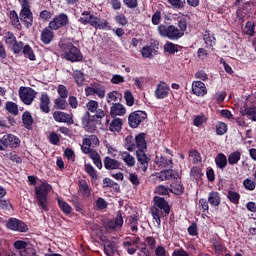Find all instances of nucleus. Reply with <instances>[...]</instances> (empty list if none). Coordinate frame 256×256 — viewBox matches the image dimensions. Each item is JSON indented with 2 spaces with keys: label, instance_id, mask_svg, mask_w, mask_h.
Listing matches in <instances>:
<instances>
[{
  "label": "nucleus",
  "instance_id": "nucleus-1",
  "mask_svg": "<svg viewBox=\"0 0 256 256\" xmlns=\"http://www.w3.org/2000/svg\"><path fill=\"white\" fill-rule=\"evenodd\" d=\"M78 22L84 26H91L92 28L99 29L100 31H111V24L107 19L100 18L97 15H94L89 10H84L81 13V17L78 19Z\"/></svg>",
  "mask_w": 256,
  "mask_h": 256
},
{
  "label": "nucleus",
  "instance_id": "nucleus-2",
  "mask_svg": "<svg viewBox=\"0 0 256 256\" xmlns=\"http://www.w3.org/2000/svg\"><path fill=\"white\" fill-rule=\"evenodd\" d=\"M153 206L150 209L152 217L154 221L161 226V217H167L171 213V206L169 201L165 200V198H161V196H154L153 198Z\"/></svg>",
  "mask_w": 256,
  "mask_h": 256
},
{
  "label": "nucleus",
  "instance_id": "nucleus-3",
  "mask_svg": "<svg viewBox=\"0 0 256 256\" xmlns=\"http://www.w3.org/2000/svg\"><path fill=\"white\" fill-rule=\"evenodd\" d=\"M52 191V185L48 182H42L34 189L35 197L38 203V207L44 212H49L48 195Z\"/></svg>",
  "mask_w": 256,
  "mask_h": 256
},
{
  "label": "nucleus",
  "instance_id": "nucleus-4",
  "mask_svg": "<svg viewBox=\"0 0 256 256\" xmlns=\"http://www.w3.org/2000/svg\"><path fill=\"white\" fill-rule=\"evenodd\" d=\"M61 50L63 51V57L66 61L74 62H82L83 54L81 50L73 43H62Z\"/></svg>",
  "mask_w": 256,
  "mask_h": 256
},
{
  "label": "nucleus",
  "instance_id": "nucleus-5",
  "mask_svg": "<svg viewBox=\"0 0 256 256\" xmlns=\"http://www.w3.org/2000/svg\"><path fill=\"white\" fill-rule=\"evenodd\" d=\"M158 33L161 37L168 38L170 41H178V39L183 37V32L175 25L160 24L158 26Z\"/></svg>",
  "mask_w": 256,
  "mask_h": 256
},
{
  "label": "nucleus",
  "instance_id": "nucleus-6",
  "mask_svg": "<svg viewBox=\"0 0 256 256\" xmlns=\"http://www.w3.org/2000/svg\"><path fill=\"white\" fill-rule=\"evenodd\" d=\"M19 16L21 21L24 23L26 28H31L33 26V12L30 9L29 0H22Z\"/></svg>",
  "mask_w": 256,
  "mask_h": 256
},
{
  "label": "nucleus",
  "instance_id": "nucleus-7",
  "mask_svg": "<svg viewBox=\"0 0 256 256\" xmlns=\"http://www.w3.org/2000/svg\"><path fill=\"white\" fill-rule=\"evenodd\" d=\"M19 16L21 21L24 23L26 28H31L33 26V12L30 9L29 0H22Z\"/></svg>",
  "mask_w": 256,
  "mask_h": 256
},
{
  "label": "nucleus",
  "instance_id": "nucleus-8",
  "mask_svg": "<svg viewBox=\"0 0 256 256\" xmlns=\"http://www.w3.org/2000/svg\"><path fill=\"white\" fill-rule=\"evenodd\" d=\"M87 97L98 96L99 99H104L106 96V87L102 83L94 82L84 89Z\"/></svg>",
  "mask_w": 256,
  "mask_h": 256
},
{
  "label": "nucleus",
  "instance_id": "nucleus-9",
  "mask_svg": "<svg viewBox=\"0 0 256 256\" xmlns=\"http://www.w3.org/2000/svg\"><path fill=\"white\" fill-rule=\"evenodd\" d=\"M148 115L145 111H134L128 116V124L132 129H137L141 123L147 119Z\"/></svg>",
  "mask_w": 256,
  "mask_h": 256
},
{
  "label": "nucleus",
  "instance_id": "nucleus-10",
  "mask_svg": "<svg viewBox=\"0 0 256 256\" xmlns=\"http://www.w3.org/2000/svg\"><path fill=\"white\" fill-rule=\"evenodd\" d=\"M140 237L135 235L134 237H126L123 241V248L127 251L129 255H135L138 250V245L140 243Z\"/></svg>",
  "mask_w": 256,
  "mask_h": 256
},
{
  "label": "nucleus",
  "instance_id": "nucleus-11",
  "mask_svg": "<svg viewBox=\"0 0 256 256\" xmlns=\"http://www.w3.org/2000/svg\"><path fill=\"white\" fill-rule=\"evenodd\" d=\"M70 20L66 13H61L59 15L54 16V19L50 21L49 26L54 31H58V29L68 26Z\"/></svg>",
  "mask_w": 256,
  "mask_h": 256
},
{
  "label": "nucleus",
  "instance_id": "nucleus-12",
  "mask_svg": "<svg viewBox=\"0 0 256 256\" xmlns=\"http://www.w3.org/2000/svg\"><path fill=\"white\" fill-rule=\"evenodd\" d=\"M6 226L8 229H10V231H16L21 233H26L29 231L28 225L17 218L8 219Z\"/></svg>",
  "mask_w": 256,
  "mask_h": 256
},
{
  "label": "nucleus",
  "instance_id": "nucleus-13",
  "mask_svg": "<svg viewBox=\"0 0 256 256\" xmlns=\"http://www.w3.org/2000/svg\"><path fill=\"white\" fill-rule=\"evenodd\" d=\"M81 123L83 125V128L87 133H95L97 129V125L95 123V118L94 116L91 117L90 112H85L81 118Z\"/></svg>",
  "mask_w": 256,
  "mask_h": 256
},
{
  "label": "nucleus",
  "instance_id": "nucleus-14",
  "mask_svg": "<svg viewBox=\"0 0 256 256\" xmlns=\"http://www.w3.org/2000/svg\"><path fill=\"white\" fill-rule=\"evenodd\" d=\"M3 151H6L7 148L16 149L21 145V140L19 137L13 134L3 135Z\"/></svg>",
  "mask_w": 256,
  "mask_h": 256
},
{
  "label": "nucleus",
  "instance_id": "nucleus-15",
  "mask_svg": "<svg viewBox=\"0 0 256 256\" xmlns=\"http://www.w3.org/2000/svg\"><path fill=\"white\" fill-rule=\"evenodd\" d=\"M136 159L138 161V168L142 172H147L151 159L146 155V150H136Z\"/></svg>",
  "mask_w": 256,
  "mask_h": 256
},
{
  "label": "nucleus",
  "instance_id": "nucleus-16",
  "mask_svg": "<svg viewBox=\"0 0 256 256\" xmlns=\"http://www.w3.org/2000/svg\"><path fill=\"white\" fill-rule=\"evenodd\" d=\"M151 45H144L141 50V55L144 58H151L154 55H157V52L159 50V42L157 40H150Z\"/></svg>",
  "mask_w": 256,
  "mask_h": 256
},
{
  "label": "nucleus",
  "instance_id": "nucleus-17",
  "mask_svg": "<svg viewBox=\"0 0 256 256\" xmlns=\"http://www.w3.org/2000/svg\"><path fill=\"white\" fill-rule=\"evenodd\" d=\"M37 95L33 88H23L19 90V97L25 105H31Z\"/></svg>",
  "mask_w": 256,
  "mask_h": 256
},
{
  "label": "nucleus",
  "instance_id": "nucleus-18",
  "mask_svg": "<svg viewBox=\"0 0 256 256\" xmlns=\"http://www.w3.org/2000/svg\"><path fill=\"white\" fill-rule=\"evenodd\" d=\"M170 91L171 88L169 87V84L164 81H160L154 91V96L157 100H164L169 96Z\"/></svg>",
  "mask_w": 256,
  "mask_h": 256
},
{
  "label": "nucleus",
  "instance_id": "nucleus-19",
  "mask_svg": "<svg viewBox=\"0 0 256 256\" xmlns=\"http://www.w3.org/2000/svg\"><path fill=\"white\" fill-rule=\"evenodd\" d=\"M27 247L28 243L24 242V240H16L14 242V248L20 252V256H35V249Z\"/></svg>",
  "mask_w": 256,
  "mask_h": 256
},
{
  "label": "nucleus",
  "instance_id": "nucleus-20",
  "mask_svg": "<svg viewBox=\"0 0 256 256\" xmlns=\"http://www.w3.org/2000/svg\"><path fill=\"white\" fill-rule=\"evenodd\" d=\"M54 120L56 123H64L67 125H73L74 124V118L72 113H67L63 111H55L53 113Z\"/></svg>",
  "mask_w": 256,
  "mask_h": 256
},
{
  "label": "nucleus",
  "instance_id": "nucleus-21",
  "mask_svg": "<svg viewBox=\"0 0 256 256\" xmlns=\"http://www.w3.org/2000/svg\"><path fill=\"white\" fill-rule=\"evenodd\" d=\"M124 224V219L121 210L116 213V218L108 220V223H106L105 228L110 230H115V229H121Z\"/></svg>",
  "mask_w": 256,
  "mask_h": 256
},
{
  "label": "nucleus",
  "instance_id": "nucleus-22",
  "mask_svg": "<svg viewBox=\"0 0 256 256\" xmlns=\"http://www.w3.org/2000/svg\"><path fill=\"white\" fill-rule=\"evenodd\" d=\"M192 93L197 97H203L207 95V87L205 83L201 81H193L192 83Z\"/></svg>",
  "mask_w": 256,
  "mask_h": 256
},
{
  "label": "nucleus",
  "instance_id": "nucleus-23",
  "mask_svg": "<svg viewBox=\"0 0 256 256\" xmlns=\"http://www.w3.org/2000/svg\"><path fill=\"white\" fill-rule=\"evenodd\" d=\"M51 100L48 93H42L40 97V110L42 113L49 114L51 111L50 108Z\"/></svg>",
  "mask_w": 256,
  "mask_h": 256
},
{
  "label": "nucleus",
  "instance_id": "nucleus-24",
  "mask_svg": "<svg viewBox=\"0 0 256 256\" xmlns=\"http://www.w3.org/2000/svg\"><path fill=\"white\" fill-rule=\"evenodd\" d=\"M53 31L54 30L50 28V25L42 30L40 39L44 45H50V43L53 42Z\"/></svg>",
  "mask_w": 256,
  "mask_h": 256
},
{
  "label": "nucleus",
  "instance_id": "nucleus-25",
  "mask_svg": "<svg viewBox=\"0 0 256 256\" xmlns=\"http://www.w3.org/2000/svg\"><path fill=\"white\" fill-rule=\"evenodd\" d=\"M180 177L179 172L173 169H165L158 173V178L162 181L170 180V179H177Z\"/></svg>",
  "mask_w": 256,
  "mask_h": 256
},
{
  "label": "nucleus",
  "instance_id": "nucleus-26",
  "mask_svg": "<svg viewBox=\"0 0 256 256\" xmlns=\"http://www.w3.org/2000/svg\"><path fill=\"white\" fill-rule=\"evenodd\" d=\"M147 150V141L145 132H140L135 136V150Z\"/></svg>",
  "mask_w": 256,
  "mask_h": 256
},
{
  "label": "nucleus",
  "instance_id": "nucleus-27",
  "mask_svg": "<svg viewBox=\"0 0 256 256\" xmlns=\"http://www.w3.org/2000/svg\"><path fill=\"white\" fill-rule=\"evenodd\" d=\"M110 115L112 117L124 116L126 115V107H124L123 104L118 101L117 103H114L110 108Z\"/></svg>",
  "mask_w": 256,
  "mask_h": 256
},
{
  "label": "nucleus",
  "instance_id": "nucleus-28",
  "mask_svg": "<svg viewBox=\"0 0 256 256\" xmlns=\"http://www.w3.org/2000/svg\"><path fill=\"white\" fill-rule=\"evenodd\" d=\"M240 114L242 116H247V119L249 120L256 121V109L254 104H253V107H248L247 105H245L244 107H241Z\"/></svg>",
  "mask_w": 256,
  "mask_h": 256
},
{
  "label": "nucleus",
  "instance_id": "nucleus-29",
  "mask_svg": "<svg viewBox=\"0 0 256 256\" xmlns=\"http://www.w3.org/2000/svg\"><path fill=\"white\" fill-rule=\"evenodd\" d=\"M121 167V162L116 159H112L110 156L104 157V168L107 170H116Z\"/></svg>",
  "mask_w": 256,
  "mask_h": 256
},
{
  "label": "nucleus",
  "instance_id": "nucleus-30",
  "mask_svg": "<svg viewBox=\"0 0 256 256\" xmlns=\"http://www.w3.org/2000/svg\"><path fill=\"white\" fill-rule=\"evenodd\" d=\"M170 192L176 195L184 194V186L182 181L178 180V178H175L170 185Z\"/></svg>",
  "mask_w": 256,
  "mask_h": 256
},
{
  "label": "nucleus",
  "instance_id": "nucleus-31",
  "mask_svg": "<svg viewBox=\"0 0 256 256\" xmlns=\"http://www.w3.org/2000/svg\"><path fill=\"white\" fill-rule=\"evenodd\" d=\"M22 124L25 129L33 130L34 120H33V116L29 111H25L22 113Z\"/></svg>",
  "mask_w": 256,
  "mask_h": 256
},
{
  "label": "nucleus",
  "instance_id": "nucleus-32",
  "mask_svg": "<svg viewBox=\"0 0 256 256\" xmlns=\"http://www.w3.org/2000/svg\"><path fill=\"white\" fill-rule=\"evenodd\" d=\"M221 201V195L219 194L218 191H210V193L208 194V203L212 207H219Z\"/></svg>",
  "mask_w": 256,
  "mask_h": 256
},
{
  "label": "nucleus",
  "instance_id": "nucleus-33",
  "mask_svg": "<svg viewBox=\"0 0 256 256\" xmlns=\"http://www.w3.org/2000/svg\"><path fill=\"white\" fill-rule=\"evenodd\" d=\"M182 50V45L175 44L172 42H166L164 44V52L169 53V55H175V53L181 52Z\"/></svg>",
  "mask_w": 256,
  "mask_h": 256
},
{
  "label": "nucleus",
  "instance_id": "nucleus-34",
  "mask_svg": "<svg viewBox=\"0 0 256 256\" xmlns=\"http://www.w3.org/2000/svg\"><path fill=\"white\" fill-rule=\"evenodd\" d=\"M117 251L116 243L113 240H104V253L107 256H114Z\"/></svg>",
  "mask_w": 256,
  "mask_h": 256
},
{
  "label": "nucleus",
  "instance_id": "nucleus-35",
  "mask_svg": "<svg viewBox=\"0 0 256 256\" xmlns=\"http://www.w3.org/2000/svg\"><path fill=\"white\" fill-rule=\"evenodd\" d=\"M72 78L76 85L79 87H82L84 85V82L86 81L83 71H80L79 69H75L72 72Z\"/></svg>",
  "mask_w": 256,
  "mask_h": 256
},
{
  "label": "nucleus",
  "instance_id": "nucleus-36",
  "mask_svg": "<svg viewBox=\"0 0 256 256\" xmlns=\"http://www.w3.org/2000/svg\"><path fill=\"white\" fill-rule=\"evenodd\" d=\"M84 172H86L89 175V177L91 178L92 184L97 182V180L99 179L97 170H95V167L92 166L91 164L84 165Z\"/></svg>",
  "mask_w": 256,
  "mask_h": 256
},
{
  "label": "nucleus",
  "instance_id": "nucleus-37",
  "mask_svg": "<svg viewBox=\"0 0 256 256\" xmlns=\"http://www.w3.org/2000/svg\"><path fill=\"white\" fill-rule=\"evenodd\" d=\"M215 163H216L217 168L224 170L228 164L227 156L225 154H223L222 152H220L215 157Z\"/></svg>",
  "mask_w": 256,
  "mask_h": 256
},
{
  "label": "nucleus",
  "instance_id": "nucleus-38",
  "mask_svg": "<svg viewBox=\"0 0 256 256\" xmlns=\"http://www.w3.org/2000/svg\"><path fill=\"white\" fill-rule=\"evenodd\" d=\"M106 99H107L108 104L114 105L122 100V93H120L119 91L109 92L107 94Z\"/></svg>",
  "mask_w": 256,
  "mask_h": 256
},
{
  "label": "nucleus",
  "instance_id": "nucleus-39",
  "mask_svg": "<svg viewBox=\"0 0 256 256\" xmlns=\"http://www.w3.org/2000/svg\"><path fill=\"white\" fill-rule=\"evenodd\" d=\"M9 18H10L11 25L16 29L21 30L22 25L20 23V19H19V16H18L16 10L9 11Z\"/></svg>",
  "mask_w": 256,
  "mask_h": 256
},
{
  "label": "nucleus",
  "instance_id": "nucleus-40",
  "mask_svg": "<svg viewBox=\"0 0 256 256\" xmlns=\"http://www.w3.org/2000/svg\"><path fill=\"white\" fill-rule=\"evenodd\" d=\"M123 121L122 118H114L112 122L109 124V130L112 131V133H120L122 130Z\"/></svg>",
  "mask_w": 256,
  "mask_h": 256
},
{
  "label": "nucleus",
  "instance_id": "nucleus-41",
  "mask_svg": "<svg viewBox=\"0 0 256 256\" xmlns=\"http://www.w3.org/2000/svg\"><path fill=\"white\" fill-rule=\"evenodd\" d=\"M78 185L83 197H91V188L87 184L86 180H79Z\"/></svg>",
  "mask_w": 256,
  "mask_h": 256
},
{
  "label": "nucleus",
  "instance_id": "nucleus-42",
  "mask_svg": "<svg viewBox=\"0 0 256 256\" xmlns=\"http://www.w3.org/2000/svg\"><path fill=\"white\" fill-rule=\"evenodd\" d=\"M155 164L160 168H172L173 160L167 159V157L161 156L158 160L155 161Z\"/></svg>",
  "mask_w": 256,
  "mask_h": 256
},
{
  "label": "nucleus",
  "instance_id": "nucleus-43",
  "mask_svg": "<svg viewBox=\"0 0 256 256\" xmlns=\"http://www.w3.org/2000/svg\"><path fill=\"white\" fill-rule=\"evenodd\" d=\"M204 43L205 45L209 47H213L216 42V38L214 37V34H211L210 30H206L203 35Z\"/></svg>",
  "mask_w": 256,
  "mask_h": 256
},
{
  "label": "nucleus",
  "instance_id": "nucleus-44",
  "mask_svg": "<svg viewBox=\"0 0 256 256\" xmlns=\"http://www.w3.org/2000/svg\"><path fill=\"white\" fill-rule=\"evenodd\" d=\"M104 188H113L116 193L121 192L120 185L112 179L105 178L103 180Z\"/></svg>",
  "mask_w": 256,
  "mask_h": 256
},
{
  "label": "nucleus",
  "instance_id": "nucleus-45",
  "mask_svg": "<svg viewBox=\"0 0 256 256\" xmlns=\"http://www.w3.org/2000/svg\"><path fill=\"white\" fill-rule=\"evenodd\" d=\"M82 144L83 145H88L90 147L92 145L97 146V145L100 144L99 137L96 136V135H90L89 137H85V138H83Z\"/></svg>",
  "mask_w": 256,
  "mask_h": 256
},
{
  "label": "nucleus",
  "instance_id": "nucleus-46",
  "mask_svg": "<svg viewBox=\"0 0 256 256\" xmlns=\"http://www.w3.org/2000/svg\"><path fill=\"white\" fill-rule=\"evenodd\" d=\"M57 204L59 205V208L64 214H71L72 213V206L66 203V201L57 198Z\"/></svg>",
  "mask_w": 256,
  "mask_h": 256
},
{
  "label": "nucleus",
  "instance_id": "nucleus-47",
  "mask_svg": "<svg viewBox=\"0 0 256 256\" xmlns=\"http://www.w3.org/2000/svg\"><path fill=\"white\" fill-rule=\"evenodd\" d=\"M5 109L7 110L8 113L17 116L19 113L17 103L13 101H8L5 103Z\"/></svg>",
  "mask_w": 256,
  "mask_h": 256
},
{
  "label": "nucleus",
  "instance_id": "nucleus-48",
  "mask_svg": "<svg viewBox=\"0 0 256 256\" xmlns=\"http://www.w3.org/2000/svg\"><path fill=\"white\" fill-rule=\"evenodd\" d=\"M54 107L58 110H67L68 102L65 98L58 97L56 100H54Z\"/></svg>",
  "mask_w": 256,
  "mask_h": 256
},
{
  "label": "nucleus",
  "instance_id": "nucleus-49",
  "mask_svg": "<svg viewBox=\"0 0 256 256\" xmlns=\"http://www.w3.org/2000/svg\"><path fill=\"white\" fill-rule=\"evenodd\" d=\"M125 148L128 151H134L136 150V139L134 140V137L132 135H128L125 138V144H124Z\"/></svg>",
  "mask_w": 256,
  "mask_h": 256
},
{
  "label": "nucleus",
  "instance_id": "nucleus-50",
  "mask_svg": "<svg viewBox=\"0 0 256 256\" xmlns=\"http://www.w3.org/2000/svg\"><path fill=\"white\" fill-rule=\"evenodd\" d=\"M241 152L240 151H233L229 156H228V164L230 165H235L238 164L239 161L241 160Z\"/></svg>",
  "mask_w": 256,
  "mask_h": 256
},
{
  "label": "nucleus",
  "instance_id": "nucleus-51",
  "mask_svg": "<svg viewBox=\"0 0 256 256\" xmlns=\"http://www.w3.org/2000/svg\"><path fill=\"white\" fill-rule=\"evenodd\" d=\"M22 53L26 58H29L30 61L36 60V56L29 44L24 45Z\"/></svg>",
  "mask_w": 256,
  "mask_h": 256
},
{
  "label": "nucleus",
  "instance_id": "nucleus-52",
  "mask_svg": "<svg viewBox=\"0 0 256 256\" xmlns=\"http://www.w3.org/2000/svg\"><path fill=\"white\" fill-rule=\"evenodd\" d=\"M228 131V125L225 122H217L216 123V135L223 136Z\"/></svg>",
  "mask_w": 256,
  "mask_h": 256
},
{
  "label": "nucleus",
  "instance_id": "nucleus-53",
  "mask_svg": "<svg viewBox=\"0 0 256 256\" xmlns=\"http://www.w3.org/2000/svg\"><path fill=\"white\" fill-rule=\"evenodd\" d=\"M89 157L92 159L93 163L98 169L101 170L103 168V162L97 151L94 150L92 154L89 155Z\"/></svg>",
  "mask_w": 256,
  "mask_h": 256
},
{
  "label": "nucleus",
  "instance_id": "nucleus-54",
  "mask_svg": "<svg viewBox=\"0 0 256 256\" xmlns=\"http://www.w3.org/2000/svg\"><path fill=\"white\" fill-rule=\"evenodd\" d=\"M5 43L7 46L12 47L14 45V42H16V37L13 32H6L3 37Z\"/></svg>",
  "mask_w": 256,
  "mask_h": 256
},
{
  "label": "nucleus",
  "instance_id": "nucleus-55",
  "mask_svg": "<svg viewBox=\"0 0 256 256\" xmlns=\"http://www.w3.org/2000/svg\"><path fill=\"white\" fill-rule=\"evenodd\" d=\"M227 197H228L229 201L235 205H238L239 201L241 199V195L239 193H237V191H232V190L228 191Z\"/></svg>",
  "mask_w": 256,
  "mask_h": 256
},
{
  "label": "nucleus",
  "instance_id": "nucleus-56",
  "mask_svg": "<svg viewBox=\"0 0 256 256\" xmlns=\"http://www.w3.org/2000/svg\"><path fill=\"white\" fill-rule=\"evenodd\" d=\"M124 100L126 101V105L129 107L134 106V94L130 90H126L124 92Z\"/></svg>",
  "mask_w": 256,
  "mask_h": 256
},
{
  "label": "nucleus",
  "instance_id": "nucleus-57",
  "mask_svg": "<svg viewBox=\"0 0 256 256\" xmlns=\"http://www.w3.org/2000/svg\"><path fill=\"white\" fill-rule=\"evenodd\" d=\"M244 33L248 36L253 37L255 35V23L247 22L244 27Z\"/></svg>",
  "mask_w": 256,
  "mask_h": 256
},
{
  "label": "nucleus",
  "instance_id": "nucleus-58",
  "mask_svg": "<svg viewBox=\"0 0 256 256\" xmlns=\"http://www.w3.org/2000/svg\"><path fill=\"white\" fill-rule=\"evenodd\" d=\"M57 94L59 95V97H61L62 99H68V90L67 87L64 86V84H59L57 87Z\"/></svg>",
  "mask_w": 256,
  "mask_h": 256
},
{
  "label": "nucleus",
  "instance_id": "nucleus-59",
  "mask_svg": "<svg viewBox=\"0 0 256 256\" xmlns=\"http://www.w3.org/2000/svg\"><path fill=\"white\" fill-rule=\"evenodd\" d=\"M125 156H123V161L127 164L128 167H134L136 161L134 159V156L130 155L129 152L123 153Z\"/></svg>",
  "mask_w": 256,
  "mask_h": 256
},
{
  "label": "nucleus",
  "instance_id": "nucleus-60",
  "mask_svg": "<svg viewBox=\"0 0 256 256\" xmlns=\"http://www.w3.org/2000/svg\"><path fill=\"white\" fill-rule=\"evenodd\" d=\"M96 208L98 209V211H105L108 208L107 200L101 197L98 198L96 200Z\"/></svg>",
  "mask_w": 256,
  "mask_h": 256
},
{
  "label": "nucleus",
  "instance_id": "nucleus-61",
  "mask_svg": "<svg viewBox=\"0 0 256 256\" xmlns=\"http://www.w3.org/2000/svg\"><path fill=\"white\" fill-rule=\"evenodd\" d=\"M87 109L90 113H96L97 109H99V102L95 100H90L87 104Z\"/></svg>",
  "mask_w": 256,
  "mask_h": 256
},
{
  "label": "nucleus",
  "instance_id": "nucleus-62",
  "mask_svg": "<svg viewBox=\"0 0 256 256\" xmlns=\"http://www.w3.org/2000/svg\"><path fill=\"white\" fill-rule=\"evenodd\" d=\"M244 188L247 189V191H254L256 188V182L251 179H245L243 181Z\"/></svg>",
  "mask_w": 256,
  "mask_h": 256
},
{
  "label": "nucleus",
  "instance_id": "nucleus-63",
  "mask_svg": "<svg viewBox=\"0 0 256 256\" xmlns=\"http://www.w3.org/2000/svg\"><path fill=\"white\" fill-rule=\"evenodd\" d=\"M12 208H13V206H12V204L10 203L9 200L0 198V210H3V211H10V209H12Z\"/></svg>",
  "mask_w": 256,
  "mask_h": 256
},
{
  "label": "nucleus",
  "instance_id": "nucleus-64",
  "mask_svg": "<svg viewBox=\"0 0 256 256\" xmlns=\"http://www.w3.org/2000/svg\"><path fill=\"white\" fill-rule=\"evenodd\" d=\"M174 9H184L185 1L182 0H167Z\"/></svg>",
  "mask_w": 256,
  "mask_h": 256
}]
</instances>
